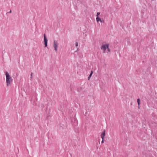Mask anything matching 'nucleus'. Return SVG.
<instances>
[{
  "instance_id": "nucleus-1",
  "label": "nucleus",
  "mask_w": 157,
  "mask_h": 157,
  "mask_svg": "<svg viewBox=\"0 0 157 157\" xmlns=\"http://www.w3.org/2000/svg\"><path fill=\"white\" fill-rule=\"evenodd\" d=\"M5 75L6 85L7 86H10L13 81V78L7 72H6Z\"/></svg>"
},
{
  "instance_id": "nucleus-2",
  "label": "nucleus",
  "mask_w": 157,
  "mask_h": 157,
  "mask_svg": "<svg viewBox=\"0 0 157 157\" xmlns=\"http://www.w3.org/2000/svg\"><path fill=\"white\" fill-rule=\"evenodd\" d=\"M109 44L107 43H103L101 45V48L103 51V53L105 52L106 50H107L109 52H110V50L109 48Z\"/></svg>"
},
{
  "instance_id": "nucleus-3",
  "label": "nucleus",
  "mask_w": 157,
  "mask_h": 157,
  "mask_svg": "<svg viewBox=\"0 0 157 157\" xmlns=\"http://www.w3.org/2000/svg\"><path fill=\"white\" fill-rule=\"evenodd\" d=\"M58 46V43L56 40H54L53 42V47L55 48V50L56 51H57V48Z\"/></svg>"
},
{
  "instance_id": "nucleus-4",
  "label": "nucleus",
  "mask_w": 157,
  "mask_h": 157,
  "mask_svg": "<svg viewBox=\"0 0 157 157\" xmlns=\"http://www.w3.org/2000/svg\"><path fill=\"white\" fill-rule=\"evenodd\" d=\"M44 44L45 45V47H47V42L48 40H47L45 34H44Z\"/></svg>"
},
{
  "instance_id": "nucleus-5",
  "label": "nucleus",
  "mask_w": 157,
  "mask_h": 157,
  "mask_svg": "<svg viewBox=\"0 0 157 157\" xmlns=\"http://www.w3.org/2000/svg\"><path fill=\"white\" fill-rule=\"evenodd\" d=\"M105 130H104L101 135V138L102 139H104V138L105 135Z\"/></svg>"
},
{
  "instance_id": "nucleus-6",
  "label": "nucleus",
  "mask_w": 157,
  "mask_h": 157,
  "mask_svg": "<svg viewBox=\"0 0 157 157\" xmlns=\"http://www.w3.org/2000/svg\"><path fill=\"white\" fill-rule=\"evenodd\" d=\"M96 21H97L98 22L99 21H100V22H102V20L99 18L98 17H97L96 18Z\"/></svg>"
},
{
  "instance_id": "nucleus-7",
  "label": "nucleus",
  "mask_w": 157,
  "mask_h": 157,
  "mask_svg": "<svg viewBox=\"0 0 157 157\" xmlns=\"http://www.w3.org/2000/svg\"><path fill=\"white\" fill-rule=\"evenodd\" d=\"M93 71H91V72L90 73V75H89V77H88V80H89L90 78V77H91L93 73Z\"/></svg>"
},
{
  "instance_id": "nucleus-8",
  "label": "nucleus",
  "mask_w": 157,
  "mask_h": 157,
  "mask_svg": "<svg viewBox=\"0 0 157 157\" xmlns=\"http://www.w3.org/2000/svg\"><path fill=\"white\" fill-rule=\"evenodd\" d=\"M137 102L138 103V105L139 106L140 104V100L139 98H138L137 99Z\"/></svg>"
},
{
  "instance_id": "nucleus-9",
  "label": "nucleus",
  "mask_w": 157,
  "mask_h": 157,
  "mask_svg": "<svg viewBox=\"0 0 157 157\" xmlns=\"http://www.w3.org/2000/svg\"><path fill=\"white\" fill-rule=\"evenodd\" d=\"M100 13L99 12H98L97 14V17H98V15L100 14Z\"/></svg>"
},
{
  "instance_id": "nucleus-10",
  "label": "nucleus",
  "mask_w": 157,
  "mask_h": 157,
  "mask_svg": "<svg viewBox=\"0 0 157 157\" xmlns=\"http://www.w3.org/2000/svg\"><path fill=\"white\" fill-rule=\"evenodd\" d=\"M75 46L76 47H77L78 46V42H76L75 43Z\"/></svg>"
},
{
  "instance_id": "nucleus-11",
  "label": "nucleus",
  "mask_w": 157,
  "mask_h": 157,
  "mask_svg": "<svg viewBox=\"0 0 157 157\" xmlns=\"http://www.w3.org/2000/svg\"><path fill=\"white\" fill-rule=\"evenodd\" d=\"M101 142L102 143H104V139H102Z\"/></svg>"
},
{
  "instance_id": "nucleus-12",
  "label": "nucleus",
  "mask_w": 157,
  "mask_h": 157,
  "mask_svg": "<svg viewBox=\"0 0 157 157\" xmlns=\"http://www.w3.org/2000/svg\"><path fill=\"white\" fill-rule=\"evenodd\" d=\"M32 73H31V77L32 78Z\"/></svg>"
},
{
  "instance_id": "nucleus-13",
  "label": "nucleus",
  "mask_w": 157,
  "mask_h": 157,
  "mask_svg": "<svg viewBox=\"0 0 157 157\" xmlns=\"http://www.w3.org/2000/svg\"><path fill=\"white\" fill-rule=\"evenodd\" d=\"M11 10H10V13H11Z\"/></svg>"
}]
</instances>
